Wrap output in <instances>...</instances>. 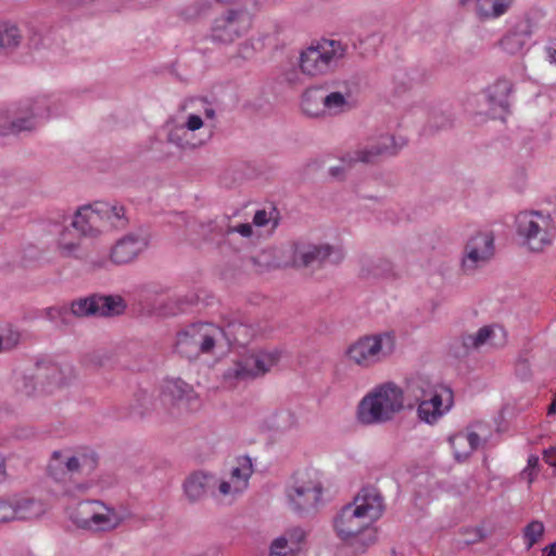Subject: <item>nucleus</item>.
I'll list each match as a JSON object with an SVG mask.
<instances>
[{"instance_id": "52", "label": "nucleus", "mask_w": 556, "mask_h": 556, "mask_svg": "<svg viewBox=\"0 0 556 556\" xmlns=\"http://www.w3.org/2000/svg\"><path fill=\"white\" fill-rule=\"evenodd\" d=\"M186 126L188 130L194 131L203 126V121L199 115L191 114L187 119Z\"/></svg>"}, {"instance_id": "63", "label": "nucleus", "mask_w": 556, "mask_h": 556, "mask_svg": "<svg viewBox=\"0 0 556 556\" xmlns=\"http://www.w3.org/2000/svg\"><path fill=\"white\" fill-rule=\"evenodd\" d=\"M188 341H189V334L188 332H186L180 339H179V344H188Z\"/></svg>"}, {"instance_id": "16", "label": "nucleus", "mask_w": 556, "mask_h": 556, "mask_svg": "<svg viewBox=\"0 0 556 556\" xmlns=\"http://www.w3.org/2000/svg\"><path fill=\"white\" fill-rule=\"evenodd\" d=\"M333 252L334 248L330 244L300 243L294 249L293 264L302 268L320 267Z\"/></svg>"}, {"instance_id": "1", "label": "nucleus", "mask_w": 556, "mask_h": 556, "mask_svg": "<svg viewBox=\"0 0 556 556\" xmlns=\"http://www.w3.org/2000/svg\"><path fill=\"white\" fill-rule=\"evenodd\" d=\"M384 511L383 497L378 489L368 485L341 508L333 519L338 536L344 541L356 538L378 520Z\"/></svg>"}, {"instance_id": "18", "label": "nucleus", "mask_w": 556, "mask_h": 556, "mask_svg": "<svg viewBox=\"0 0 556 556\" xmlns=\"http://www.w3.org/2000/svg\"><path fill=\"white\" fill-rule=\"evenodd\" d=\"M72 227L83 236H96L101 231V218L96 203L79 208L73 220Z\"/></svg>"}, {"instance_id": "40", "label": "nucleus", "mask_w": 556, "mask_h": 556, "mask_svg": "<svg viewBox=\"0 0 556 556\" xmlns=\"http://www.w3.org/2000/svg\"><path fill=\"white\" fill-rule=\"evenodd\" d=\"M192 341L199 345L201 353H210L215 346L216 338L213 333L204 332L199 334V339L193 336Z\"/></svg>"}, {"instance_id": "58", "label": "nucleus", "mask_w": 556, "mask_h": 556, "mask_svg": "<svg viewBox=\"0 0 556 556\" xmlns=\"http://www.w3.org/2000/svg\"><path fill=\"white\" fill-rule=\"evenodd\" d=\"M218 490L223 495H228L231 492V484L227 481H222L218 485Z\"/></svg>"}, {"instance_id": "29", "label": "nucleus", "mask_w": 556, "mask_h": 556, "mask_svg": "<svg viewBox=\"0 0 556 556\" xmlns=\"http://www.w3.org/2000/svg\"><path fill=\"white\" fill-rule=\"evenodd\" d=\"M417 402H408L407 407L412 408ZM442 397L441 395H432L431 397L418 401V416L421 420L432 424L442 415Z\"/></svg>"}, {"instance_id": "20", "label": "nucleus", "mask_w": 556, "mask_h": 556, "mask_svg": "<svg viewBox=\"0 0 556 556\" xmlns=\"http://www.w3.org/2000/svg\"><path fill=\"white\" fill-rule=\"evenodd\" d=\"M493 330L489 326H484L478 330L477 333H466L455 340L451 350L455 357L460 358L467 356L471 350L479 349L491 337Z\"/></svg>"}, {"instance_id": "32", "label": "nucleus", "mask_w": 556, "mask_h": 556, "mask_svg": "<svg viewBox=\"0 0 556 556\" xmlns=\"http://www.w3.org/2000/svg\"><path fill=\"white\" fill-rule=\"evenodd\" d=\"M394 83L403 90L410 88L414 84L422 83L425 74L416 68H399L393 75Z\"/></svg>"}, {"instance_id": "27", "label": "nucleus", "mask_w": 556, "mask_h": 556, "mask_svg": "<svg viewBox=\"0 0 556 556\" xmlns=\"http://www.w3.org/2000/svg\"><path fill=\"white\" fill-rule=\"evenodd\" d=\"M406 396L407 399H413L414 402H418L432 395H440L435 386L424 376H416L410 378L406 384Z\"/></svg>"}, {"instance_id": "24", "label": "nucleus", "mask_w": 556, "mask_h": 556, "mask_svg": "<svg viewBox=\"0 0 556 556\" xmlns=\"http://www.w3.org/2000/svg\"><path fill=\"white\" fill-rule=\"evenodd\" d=\"M393 275V264L388 258L365 256L361 260L359 276L362 278H384Z\"/></svg>"}, {"instance_id": "38", "label": "nucleus", "mask_w": 556, "mask_h": 556, "mask_svg": "<svg viewBox=\"0 0 556 556\" xmlns=\"http://www.w3.org/2000/svg\"><path fill=\"white\" fill-rule=\"evenodd\" d=\"M14 497H0V522H10L15 520Z\"/></svg>"}, {"instance_id": "7", "label": "nucleus", "mask_w": 556, "mask_h": 556, "mask_svg": "<svg viewBox=\"0 0 556 556\" xmlns=\"http://www.w3.org/2000/svg\"><path fill=\"white\" fill-rule=\"evenodd\" d=\"M324 485L317 473L305 472L287 490L292 509L302 517L315 515L321 503Z\"/></svg>"}, {"instance_id": "47", "label": "nucleus", "mask_w": 556, "mask_h": 556, "mask_svg": "<svg viewBox=\"0 0 556 556\" xmlns=\"http://www.w3.org/2000/svg\"><path fill=\"white\" fill-rule=\"evenodd\" d=\"M538 467H539V457L535 455H531L528 458V466H527L526 470L523 471L525 473L528 475L529 483H531L533 481V479L536 477L535 470Z\"/></svg>"}, {"instance_id": "2", "label": "nucleus", "mask_w": 556, "mask_h": 556, "mask_svg": "<svg viewBox=\"0 0 556 556\" xmlns=\"http://www.w3.org/2000/svg\"><path fill=\"white\" fill-rule=\"evenodd\" d=\"M346 46L340 40L321 37L300 54V70L292 66L282 73L283 80L290 86L302 84L301 75L317 76L328 73L345 55Z\"/></svg>"}, {"instance_id": "46", "label": "nucleus", "mask_w": 556, "mask_h": 556, "mask_svg": "<svg viewBox=\"0 0 556 556\" xmlns=\"http://www.w3.org/2000/svg\"><path fill=\"white\" fill-rule=\"evenodd\" d=\"M87 264L91 270L108 269L109 265L112 264L110 257L101 256L97 258H89Z\"/></svg>"}, {"instance_id": "53", "label": "nucleus", "mask_w": 556, "mask_h": 556, "mask_svg": "<svg viewBox=\"0 0 556 556\" xmlns=\"http://www.w3.org/2000/svg\"><path fill=\"white\" fill-rule=\"evenodd\" d=\"M368 37H357V40L353 42L354 49L359 51V54L365 56L368 55L371 51L365 47Z\"/></svg>"}, {"instance_id": "37", "label": "nucleus", "mask_w": 556, "mask_h": 556, "mask_svg": "<svg viewBox=\"0 0 556 556\" xmlns=\"http://www.w3.org/2000/svg\"><path fill=\"white\" fill-rule=\"evenodd\" d=\"M295 547L288 543V538L279 536L273 541L269 556H295Z\"/></svg>"}, {"instance_id": "43", "label": "nucleus", "mask_w": 556, "mask_h": 556, "mask_svg": "<svg viewBox=\"0 0 556 556\" xmlns=\"http://www.w3.org/2000/svg\"><path fill=\"white\" fill-rule=\"evenodd\" d=\"M18 45L17 37H0V55L13 52Z\"/></svg>"}, {"instance_id": "12", "label": "nucleus", "mask_w": 556, "mask_h": 556, "mask_svg": "<svg viewBox=\"0 0 556 556\" xmlns=\"http://www.w3.org/2000/svg\"><path fill=\"white\" fill-rule=\"evenodd\" d=\"M494 237L491 232H477L465 245L462 261L464 273L471 274L488 263L494 255Z\"/></svg>"}, {"instance_id": "36", "label": "nucleus", "mask_w": 556, "mask_h": 556, "mask_svg": "<svg viewBox=\"0 0 556 556\" xmlns=\"http://www.w3.org/2000/svg\"><path fill=\"white\" fill-rule=\"evenodd\" d=\"M110 357L104 351H92L83 356V364L89 369H98L106 365Z\"/></svg>"}, {"instance_id": "57", "label": "nucleus", "mask_w": 556, "mask_h": 556, "mask_svg": "<svg viewBox=\"0 0 556 556\" xmlns=\"http://www.w3.org/2000/svg\"><path fill=\"white\" fill-rule=\"evenodd\" d=\"M542 556H556V541L543 548Z\"/></svg>"}, {"instance_id": "64", "label": "nucleus", "mask_w": 556, "mask_h": 556, "mask_svg": "<svg viewBox=\"0 0 556 556\" xmlns=\"http://www.w3.org/2000/svg\"><path fill=\"white\" fill-rule=\"evenodd\" d=\"M556 413V400L551 404L549 408H548V414H554Z\"/></svg>"}, {"instance_id": "10", "label": "nucleus", "mask_w": 556, "mask_h": 556, "mask_svg": "<svg viewBox=\"0 0 556 556\" xmlns=\"http://www.w3.org/2000/svg\"><path fill=\"white\" fill-rule=\"evenodd\" d=\"M49 116V108L46 97L27 100L18 109L16 116L9 121L0 116V136L17 135L22 131H30L35 128V118Z\"/></svg>"}, {"instance_id": "35", "label": "nucleus", "mask_w": 556, "mask_h": 556, "mask_svg": "<svg viewBox=\"0 0 556 556\" xmlns=\"http://www.w3.org/2000/svg\"><path fill=\"white\" fill-rule=\"evenodd\" d=\"M545 527L540 520H532L523 529V539L528 549L534 546L543 536Z\"/></svg>"}, {"instance_id": "6", "label": "nucleus", "mask_w": 556, "mask_h": 556, "mask_svg": "<svg viewBox=\"0 0 556 556\" xmlns=\"http://www.w3.org/2000/svg\"><path fill=\"white\" fill-rule=\"evenodd\" d=\"M516 228L523 244L531 252H543L553 242L554 232L548 216L540 212H521L516 216Z\"/></svg>"}, {"instance_id": "3", "label": "nucleus", "mask_w": 556, "mask_h": 556, "mask_svg": "<svg viewBox=\"0 0 556 556\" xmlns=\"http://www.w3.org/2000/svg\"><path fill=\"white\" fill-rule=\"evenodd\" d=\"M404 408V392L394 383H384L358 403L356 418L364 426L386 424Z\"/></svg>"}, {"instance_id": "54", "label": "nucleus", "mask_w": 556, "mask_h": 556, "mask_svg": "<svg viewBox=\"0 0 556 556\" xmlns=\"http://www.w3.org/2000/svg\"><path fill=\"white\" fill-rule=\"evenodd\" d=\"M543 459L549 466L556 467V447H549L545 450L543 453Z\"/></svg>"}, {"instance_id": "41", "label": "nucleus", "mask_w": 556, "mask_h": 556, "mask_svg": "<svg viewBox=\"0 0 556 556\" xmlns=\"http://www.w3.org/2000/svg\"><path fill=\"white\" fill-rule=\"evenodd\" d=\"M281 536L288 538V543L291 546L295 547V552H298L300 548V544L302 543V541L305 538V532L302 528L294 527V528L288 529Z\"/></svg>"}, {"instance_id": "17", "label": "nucleus", "mask_w": 556, "mask_h": 556, "mask_svg": "<svg viewBox=\"0 0 556 556\" xmlns=\"http://www.w3.org/2000/svg\"><path fill=\"white\" fill-rule=\"evenodd\" d=\"M27 379H37L41 390L60 387L64 381V374L60 365L50 361L37 362L28 372Z\"/></svg>"}, {"instance_id": "19", "label": "nucleus", "mask_w": 556, "mask_h": 556, "mask_svg": "<svg viewBox=\"0 0 556 556\" xmlns=\"http://www.w3.org/2000/svg\"><path fill=\"white\" fill-rule=\"evenodd\" d=\"M216 482L214 476L195 471L184 483L185 494L191 503L198 502L205 496L208 490L215 486Z\"/></svg>"}, {"instance_id": "15", "label": "nucleus", "mask_w": 556, "mask_h": 556, "mask_svg": "<svg viewBox=\"0 0 556 556\" xmlns=\"http://www.w3.org/2000/svg\"><path fill=\"white\" fill-rule=\"evenodd\" d=\"M252 28V15L245 10L230 9L216 17L212 25L214 33L227 35H242Z\"/></svg>"}, {"instance_id": "56", "label": "nucleus", "mask_w": 556, "mask_h": 556, "mask_svg": "<svg viewBox=\"0 0 556 556\" xmlns=\"http://www.w3.org/2000/svg\"><path fill=\"white\" fill-rule=\"evenodd\" d=\"M235 230L243 237H250L252 235V226L250 224H240Z\"/></svg>"}, {"instance_id": "59", "label": "nucleus", "mask_w": 556, "mask_h": 556, "mask_svg": "<svg viewBox=\"0 0 556 556\" xmlns=\"http://www.w3.org/2000/svg\"><path fill=\"white\" fill-rule=\"evenodd\" d=\"M525 23L527 24L526 28L522 29V33L525 35H531L533 31H535L536 29L532 26V18L530 16H527L526 17V21Z\"/></svg>"}, {"instance_id": "33", "label": "nucleus", "mask_w": 556, "mask_h": 556, "mask_svg": "<svg viewBox=\"0 0 556 556\" xmlns=\"http://www.w3.org/2000/svg\"><path fill=\"white\" fill-rule=\"evenodd\" d=\"M164 392L177 402L185 399L189 401L193 396L192 387L180 379L168 381L165 386Z\"/></svg>"}, {"instance_id": "51", "label": "nucleus", "mask_w": 556, "mask_h": 556, "mask_svg": "<svg viewBox=\"0 0 556 556\" xmlns=\"http://www.w3.org/2000/svg\"><path fill=\"white\" fill-rule=\"evenodd\" d=\"M268 214L265 210H258L253 217V224L257 227H264L269 223Z\"/></svg>"}, {"instance_id": "48", "label": "nucleus", "mask_w": 556, "mask_h": 556, "mask_svg": "<svg viewBox=\"0 0 556 556\" xmlns=\"http://www.w3.org/2000/svg\"><path fill=\"white\" fill-rule=\"evenodd\" d=\"M452 123L453 122L448 116L441 114L439 116L432 117L430 122V127L435 129H442L452 126Z\"/></svg>"}, {"instance_id": "8", "label": "nucleus", "mask_w": 556, "mask_h": 556, "mask_svg": "<svg viewBox=\"0 0 556 556\" xmlns=\"http://www.w3.org/2000/svg\"><path fill=\"white\" fill-rule=\"evenodd\" d=\"M394 349V337L391 333L365 336L352 343L345 354L355 364L368 367L379 361L380 354H390Z\"/></svg>"}, {"instance_id": "28", "label": "nucleus", "mask_w": 556, "mask_h": 556, "mask_svg": "<svg viewBox=\"0 0 556 556\" xmlns=\"http://www.w3.org/2000/svg\"><path fill=\"white\" fill-rule=\"evenodd\" d=\"M215 331L223 332L230 343L247 344L253 337V329L238 319L228 320L223 329H215Z\"/></svg>"}, {"instance_id": "14", "label": "nucleus", "mask_w": 556, "mask_h": 556, "mask_svg": "<svg viewBox=\"0 0 556 556\" xmlns=\"http://www.w3.org/2000/svg\"><path fill=\"white\" fill-rule=\"evenodd\" d=\"M148 247L146 237L138 233H127L118 239L110 250V261L113 265H125L134 262Z\"/></svg>"}, {"instance_id": "30", "label": "nucleus", "mask_w": 556, "mask_h": 556, "mask_svg": "<svg viewBox=\"0 0 556 556\" xmlns=\"http://www.w3.org/2000/svg\"><path fill=\"white\" fill-rule=\"evenodd\" d=\"M351 98V91L345 86V91H330L326 86L325 93V108L326 114H339L349 110V99Z\"/></svg>"}, {"instance_id": "44", "label": "nucleus", "mask_w": 556, "mask_h": 556, "mask_svg": "<svg viewBox=\"0 0 556 556\" xmlns=\"http://www.w3.org/2000/svg\"><path fill=\"white\" fill-rule=\"evenodd\" d=\"M466 440L470 446V451L466 453V456L469 455L471 452L476 451L477 448H479L482 445V443L486 442V439L482 440L480 433L477 431H469L466 435Z\"/></svg>"}, {"instance_id": "49", "label": "nucleus", "mask_w": 556, "mask_h": 556, "mask_svg": "<svg viewBox=\"0 0 556 556\" xmlns=\"http://www.w3.org/2000/svg\"><path fill=\"white\" fill-rule=\"evenodd\" d=\"M22 29L18 25L11 21L0 20V35H13L14 33H20Z\"/></svg>"}, {"instance_id": "61", "label": "nucleus", "mask_w": 556, "mask_h": 556, "mask_svg": "<svg viewBox=\"0 0 556 556\" xmlns=\"http://www.w3.org/2000/svg\"><path fill=\"white\" fill-rule=\"evenodd\" d=\"M5 477V458L2 455H0V483L4 481Z\"/></svg>"}, {"instance_id": "13", "label": "nucleus", "mask_w": 556, "mask_h": 556, "mask_svg": "<svg viewBox=\"0 0 556 556\" xmlns=\"http://www.w3.org/2000/svg\"><path fill=\"white\" fill-rule=\"evenodd\" d=\"M97 457L94 455H83L81 457L72 456L63 457L61 451H54L47 467L48 473L55 481L64 479L66 473L81 472L84 469L93 470L97 466Z\"/></svg>"}, {"instance_id": "31", "label": "nucleus", "mask_w": 556, "mask_h": 556, "mask_svg": "<svg viewBox=\"0 0 556 556\" xmlns=\"http://www.w3.org/2000/svg\"><path fill=\"white\" fill-rule=\"evenodd\" d=\"M253 472L252 463L249 457L239 460V466L231 470V481L235 492H241L248 485V480Z\"/></svg>"}, {"instance_id": "11", "label": "nucleus", "mask_w": 556, "mask_h": 556, "mask_svg": "<svg viewBox=\"0 0 556 556\" xmlns=\"http://www.w3.org/2000/svg\"><path fill=\"white\" fill-rule=\"evenodd\" d=\"M278 359V352H258L237 362L225 376L240 381L252 380L269 371Z\"/></svg>"}, {"instance_id": "60", "label": "nucleus", "mask_w": 556, "mask_h": 556, "mask_svg": "<svg viewBox=\"0 0 556 556\" xmlns=\"http://www.w3.org/2000/svg\"><path fill=\"white\" fill-rule=\"evenodd\" d=\"M199 556H222V552L217 547H211L201 553Z\"/></svg>"}, {"instance_id": "23", "label": "nucleus", "mask_w": 556, "mask_h": 556, "mask_svg": "<svg viewBox=\"0 0 556 556\" xmlns=\"http://www.w3.org/2000/svg\"><path fill=\"white\" fill-rule=\"evenodd\" d=\"M101 223L106 222L112 228L124 229L128 225L126 208L124 205L114 202H96Z\"/></svg>"}, {"instance_id": "45", "label": "nucleus", "mask_w": 556, "mask_h": 556, "mask_svg": "<svg viewBox=\"0 0 556 556\" xmlns=\"http://www.w3.org/2000/svg\"><path fill=\"white\" fill-rule=\"evenodd\" d=\"M27 375L25 374L22 378V386L20 389L27 395H31L38 388H40L37 379H27Z\"/></svg>"}, {"instance_id": "4", "label": "nucleus", "mask_w": 556, "mask_h": 556, "mask_svg": "<svg viewBox=\"0 0 556 556\" xmlns=\"http://www.w3.org/2000/svg\"><path fill=\"white\" fill-rule=\"evenodd\" d=\"M126 303L121 295H102L93 293L86 298H81L72 302L71 311H56L51 309L49 316L51 319L55 315L61 317V321L66 325L67 319L74 315L77 317L87 316H101L111 317L117 316L125 312Z\"/></svg>"}, {"instance_id": "9", "label": "nucleus", "mask_w": 556, "mask_h": 556, "mask_svg": "<svg viewBox=\"0 0 556 556\" xmlns=\"http://www.w3.org/2000/svg\"><path fill=\"white\" fill-rule=\"evenodd\" d=\"M393 136H381L376 144L367 147L363 150L348 153L341 159V165L333 166L329 169V174L334 179H343L345 172L356 162L374 163L378 156L395 155L399 151Z\"/></svg>"}, {"instance_id": "5", "label": "nucleus", "mask_w": 556, "mask_h": 556, "mask_svg": "<svg viewBox=\"0 0 556 556\" xmlns=\"http://www.w3.org/2000/svg\"><path fill=\"white\" fill-rule=\"evenodd\" d=\"M71 520L80 529L106 532L116 529L123 521L114 508L101 501H81L70 513Z\"/></svg>"}, {"instance_id": "55", "label": "nucleus", "mask_w": 556, "mask_h": 556, "mask_svg": "<svg viewBox=\"0 0 556 556\" xmlns=\"http://www.w3.org/2000/svg\"><path fill=\"white\" fill-rule=\"evenodd\" d=\"M16 339L14 341H12L11 338H7L4 340V338L0 336V352L12 349L16 344Z\"/></svg>"}, {"instance_id": "22", "label": "nucleus", "mask_w": 556, "mask_h": 556, "mask_svg": "<svg viewBox=\"0 0 556 556\" xmlns=\"http://www.w3.org/2000/svg\"><path fill=\"white\" fill-rule=\"evenodd\" d=\"M13 497L14 508L16 510L15 520L36 519L42 516L47 510L46 504L35 497L24 495H13Z\"/></svg>"}, {"instance_id": "42", "label": "nucleus", "mask_w": 556, "mask_h": 556, "mask_svg": "<svg viewBox=\"0 0 556 556\" xmlns=\"http://www.w3.org/2000/svg\"><path fill=\"white\" fill-rule=\"evenodd\" d=\"M210 7V2L207 0H200L193 3L192 5L186 8L182 12L186 20H193L205 12Z\"/></svg>"}, {"instance_id": "39", "label": "nucleus", "mask_w": 556, "mask_h": 556, "mask_svg": "<svg viewBox=\"0 0 556 556\" xmlns=\"http://www.w3.org/2000/svg\"><path fill=\"white\" fill-rule=\"evenodd\" d=\"M525 42L521 37H502L498 46L509 54H516L521 51Z\"/></svg>"}, {"instance_id": "50", "label": "nucleus", "mask_w": 556, "mask_h": 556, "mask_svg": "<svg viewBox=\"0 0 556 556\" xmlns=\"http://www.w3.org/2000/svg\"><path fill=\"white\" fill-rule=\"evenodd\" d=\"M516 372L521 379H528L531 376L530 366L527 359L520 358L517 362Z\"/></svg>"}, {"instance_id": "26", "label": "nucleus", "mask_w": 556, "mask_h": 556, "mask_svg": "<svg viewBox=\"0 0 556 556\" xmlns=\"http://www.w3.org/2000/svg\"><path fill=\"white\" fill-rule=\"evenodd\" d=\"M513 0H477L476 14L480 21L497 18L511 7Z\"/></svg>"}, {"instance_id": "25", "label": "nucleus", "mask_w": 556, "mask_h": 556, "mask_svg": "<svg viewBox=\"0 0 556 556\" xmlns=\"http://www.w3.org/2000/svg\"><path fill=\"white\" fill-rule=\"evenodd\" d=\"M513 91L511 81L501 78L497 79L492 86L486 89L488 101L491 109H501L503 113L508 112L509 101L508 97Z\"/></svg>"}, {"instance_id": "21", "label": "nucleus", "mask_w": 556, "mask_h": 556, "mask_svg": "<svg viewBox=\"0 0 556 556\" xmlns=\"http://www.w3.org/2000/svg\"><path fill=\"white\" fill-rule=\"evenodd\" d=\"M326 86H313L302 94V110L307 116L320 117L326 115Z\"/></svg>"}, {"instance_id": "62", "label": "nucleus", "mask_w": 556, "mask_h": 556, "mask_svg": "<svg viewBox=\"0 0 556 556\" xmlns=\"http://www.w3.org/2000/svg\"><path fill=\"white\" fill-rule=\"evenodd\" d=\"M204 114L207 118H213L215 116V111L212 108H207L205 109Z\"/></svg>"}, {"instance_id": "34", "label": "nucleus", "mask_w": 556, "mask_h": 556, "mask_svg": "<svg viewBox=\"0 0 556 556\" xmlns=\"http://www.w3.org/2000/svg\"><path fill=\"white\" fill-rule=\"evenodd\" d=\"M71 235V230L68 228L64 229L58 241L59 253L62 257H75L81 258L83 256L78 254L80 249L79 241L70 240L68 236Z\"/></svg>"}]
</instances>
